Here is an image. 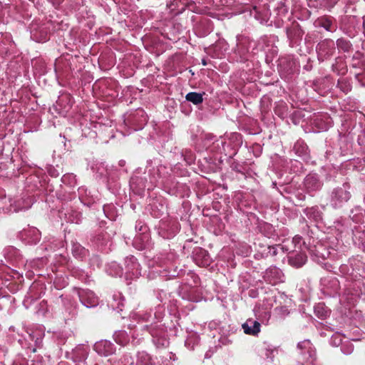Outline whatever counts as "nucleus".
<instances>
[{
    "label": "nucleus",
    "mask_w": 365,
    "mask_h": 365,
    "mask_svg": "<svg viewBox=\"0 0 365 365\" xmlns=\"http://www.w3.org/2000/svg\"><path fill=\"white\" fill-rule=\"evenodd\" d=\"M242 328L246 334L255 335L259 332L260 324L257 321L249 319L242 325Z\"/></svg>",
    "instance_id": "obj_1"
},
{
    "label": "nucleus",
    "mask_w": 365,
    "mask_h": 365,
    "mask_svg": "<svg viewBox=\"0 0 365 365\" xmlns=\"http://www.w3.org/2000/svg\"><path fill=\"white\" fill-rule=\"evenodd\" d=\"M185 98L187 101L192 102L195 105L201 103L203 101L202 94L195 92L187 93L185 96Z\"/></svg>",
    "instance_id": "obj_2"
},
{
    "label": "nucleus",
    "mask_w": 365,
    "mask_h": 365,
    "mask_svg": "<svg viewBox=\"0 0 365 365\" xmlns=\"http://www.w3.org/2000/svg\"><path fill=\"white\" fill-rule=\"evenodd\" d=\"M304 261H305V259H304L303 262L301 264H299V266H302V264L304 262Z\"/></svg>",
    "instance_id": "obj_3"
},
{
    "label": "nucleus",
    "mask_w": 365,
    "mask_h": 365,
    "mask_svg": "<svg viewBox=\"0 0 365 365\" xmlns=\"http://www.w3.org/2000/svg\"><path fill=\"white\" fill-rule=\"evenodd\" d=\"M203 65H206V62L205 61H202Z\"/></svg>",
    "instance_id": "obj_4"
}]
</instances>
